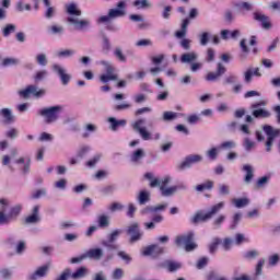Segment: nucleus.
<instances>
[{
	"label": "nucleus",
	"instance_id": "1",
	"mask_svg": "<svg viewBox=\"0 0 280 280\" xmlns=\"http://www.w3.org/2000/svg\"><path fill=\"white\" fill-rule=\"evenodd\" d=\"M224 209V201H221L219 203L213 205L208 212L205 213L203 210H198L191 218H190V224H194V226H198V224L202 222H209L213 218V215H217V213H220Z\"/></svg>",
	"mask_w": 280,
	"mask_h": 280
},
{
	"label": "nucleus",
	"instance_id": "2",
	"mask_svg": "<svg viewBox=\"0 0 280 280\" xmlns=\"http://www.w3.org/2000/svg\"><path fill=\"white\" fill-rule=\"evenodd\" d=\"M0 224H10V222L16 220L21 214V211H23V206L16 205L10 209L8 214H5V211H8V200L0 199Z\"/></svg>",
	"mask_w": 280,
	"mask_h": 280
},
{
	"label": "nucleus",
	"instance_id": "3",
	"mask_svg": "<svg viewBox=\"0 0 280 280\" xmlns=\"http://www.w3.org/2000/svg\"><path fill=\"white\" fill-rule=\"evenodd\" d=\"M194 237H196L194 231L177 235L175 237V245L177 248H183L184 246L186 253H191V250H196L198 248V244L194 242Z\"/></svg>",
	"mask_w": 280,
	"mask_h": 280
},
{
	"label": "nucleus",
	"instance_id": "4",
	"mask_svg": "<svg viewBox=\"0 0 280 280\" xmlns=\"http://www.w3.org/2000/svg\"><path fill=\"white\" fill-rule=\"evenodd\" d=\"M60 110H62V107L57 105V106L40 109L39 115L42 117H45L46 124H54V121L58 120Z\"/></svg>",
	"mask_w": 280,
	"mask_h": 280
},
{
	"label": "nucleus",
	"instance_id": "5",
	"mask_svg": "<svg viewBox=\"0 0 280 280\" xmlns=\"http://www.w3.org/2000/svg\"><path fill=\"white\" fill-rule=\"evenodd\" d=\"M262 130L267 135L266 150L270 152L272 150V143H275V138L279 137L280 130L272 128L270 125H265Z\"/></svg>",
	"mask_w": 280,
	"mask_h": 280
},
{
	"label": "nucleus",
	"instance_id": "6",
	"mask_svg": "<svg viewBox=\"0 0 280 280\" xmlns=\"http://www.w3.org/2000/svg\"><path fill=\"white\" fill-rule=\"evenodd\" d=\"M261 106H266V101L252 104V108L254 109L252 115L256 119H268V117H270V112L262 109Z\"/></svg>",
	"mask_w": 280,
	"mask_h": 280
},
{
	"label": "nucleus",
	"instance_id": "7",
	"mask_svg": "<svg viewBox=\"0 0 280 280\" xmlns=\"http://www.w3.org/2000/svg\"><path fill=\"white\" fill-rule=\"evenodd\" d=\"M19 95L23 97L24 100H27L30 95H33V97H43L45 95V90H38L36 85H28L25 90H22L19 92Z\"/></svg>",
	"mask_w": 280,
	"mask_h": 280
},
{
	"label": "nucleus",
	"instance_id": "8",
	"mask_svg": "<svg viewBox=\"0 0 280 280\" xmlns=\"http://www.w3.org/2000/svg\"><path fill=\"white\" fill-rule=\"evenodd\" d=\"M127 235H130V244H135V242H139L141 237H143V232L139 228V223L135 222L127 228Z\"/></svg>",
	"mask_w": 280,
	"mask_h": 280
},
{
	"label": "nucleus",
	"instance_id": "9",
	"mask_svg": "<svg viewBox=\"0 0 280 280\" xmlns=\"http://www.w3.org/2000/svg\"><path fill=\"white\" fill-rule=\"evenodd\" d=\"M226 73V67L222 65V62H219L217 65V71L215 72H208L206 75V81L207 82H218L222 75Z\"/></svg>",
	"mask_w": 280,
	"mask_h": 280
},
{
	"label": "nucleus",
	"instance_id": "10",
	"mask_svg": "<svg viewBox=\"0 0 280 280\" xmlns=\"http://www.w3.org/2000/svg\"><path fill=\"white\" fill-rule=\"evenodd\" d=\"M165 249L158 244H152L142 249L143 257H150L153 256L154 258L159 257L160 255H163Z\"/></svg>",
	"mask_w": 280,
	"mask_h": 280
},
{
	"label": "nucleus",
	"instance_id": "11",
	"mask_svg": "<svg viewBox=\"0 0 280 280\" xmlns=\"http://www.w3.org/2000/svg\"><path fill=\"white\" fill-rule=\"evenodd\" d=\"M202 161V156L198 154H190L185 158V160L178 165V170H187L191 167L195 163H200Z\"/></svg>",
	"mask_w": 280,
	"mask_h": 280
},
{
	"label": "nucleus",
	"instance_id": "12",
	"mask_svg": "<svg viewBox=\"0 0 280 280\" xmlns=\"http://www.w3.org/2000/svg\"><path fill=\"white\" fill-rule=\"evenodd\" d=\"M108 14L110 19H121V16H126V1H119L116 4V9H110Z\"/></svg>",
	"mask_w": 280,
	"mask_h": 280
},
{
	"label": "nucleus",
	"instance_id": "13",
	"mask_svg": "<svg viewBox=\"0 0 280 280\" xmlns=\"http://www.w3.org/2000/svg\"><path fill=\"white\" fill-rule=\"evenodd\" d=\"M143 124H145V120L143 119H138L132 128L133 130H136V132H139L140 137H142L143 141H150V139H152L150 132L145 129V127H141L143 126Z\"/></svg>",
	"mask_w": 280,
	"mask_h": 280
},
{
	"label": "nucleus",
	"instance_id": "14",
	"mask_svg": "<svg viewBox=\"0 0 280 280\" xmlns=\"http://www.w3.org/2000/svg\"><path fill=\"white\" fill-rule=\"evenodd\" d=\"M160 268H164L168 272H176L183 268V264L176 260L167 259L160 264Z\"/></svg>",
	"mask_w": 280,
	"mask_h": 280
},
{
	"label": "nucleus",
	"instance_id": "15",
	"mask_svg": "<svg viewBox=\"0 0 280 280\" xmlns=\"http://www.w3.org/2000/svg\"><path fill=\"white\" fill-rule=\"evenodd\" d=\"M52 69L54 71H56V73H58L61 80V84H63V86H67V84L71 82V75L67 74V71L62 67H60L59 65H54Z\"/></svg>",
	"mask_w": 280,
	"mask_h": 280
},
{
	"label": "nucleus",
	"instance_id": "16",
	"mask_svg": "<svg viewBox=\"0 0 280 280\" xmlns=\"http://www.w3.org/2000/svg\"><path fill=\"white\" fill-rule=\"evenodd\" d=\"M254 20L261 23V27L264 30H270V27H272V23H270V18H268V15H266V14L255 12Z\"/></svg>",
	"mask_w": 280,
	"mask_h": 280
},
{
	"label": "nucleus",
	"instance_id": "17",
	"mask_svg": "<svg viewBox=\"0 0 280 280\" xmlns=\"http://www.w3.org/2000/svg\"><path fill=\"white\" fill-rule=\"evenodd\" d=\"M47 272H49V265L38 267L35 272L28 276V280H38L43 277H47Z\"/></svg>",
	"mask_w": 280,
	"mask_h": 280
},
{
	"label": "nucleus",
	"instance_id": "18",
	"mask_svg": "<svg viewBox=\"0 0 280 280\" xmlns=\"http://www.w3.org/2000/svg\"><path fill=\"white\" fill-rule=\"evenodd\" d=\"M40 211V206H34L32 214L25 218V224H36V222H40V215H38Z\"/></svg>",
	"mask_w": 280,
	"mask_h": 280
},
{
	"label": "nucleus",
	"instance_id": "19",
	"mask_svg": "<svg viewBox=\"0 0 280 280\" xmlns=\"http://www.w3.org/2000/svg\"><path fill=\"white\" fill-rule=\"evenodd\" d=\"M85 257H89V259H95V261H100V259L104 257V252L102 248H91L86 252Z\"/></svg>",
	"mask_w": 280,
	"mask_h": 280
},
{
	"label": "nucleus",
	"instance_id": "20",
	"mask_svg": "<svg viewBox=\"0 0 280 280\" xmlns=\"http://www.w3.org/2000/svg\"><path fill=\"white\" fill-rule=\"evenodd\" d=\"M198 60V54L196 51L185 52L180 56V62L184 65H189Z\"/></svg>",
	"mask_w": 280,
	"mask_h": 280
},
{
	"label": "nucleus",
	"instance_id": "21",
	"mask_svg": "<svg viewBox=\"0 0 280 280\" xmlns=\"http://www.w3.org/2000/svg\"><path fill=\"white\" fill-rule=\"evenodd\" d=\"M108 121L110 122V130H113L114 132H117V130H119V128H124L126 127V119H120L117 120L115 117H109Z\"/></svg>",
	"mask_w": 280,
	"mask_h": 280
},
{
	"label": "nucleus",
	"instance_id": "22",
	"mask_svg": "<svg viewBox=\"0 0 280 280\" xmlns=\"http://www.w3.org/2000/svg\"><path fill=\"white\" fill-rule=\"evenodd\" d=\"M0 115H2V124H14V116L12 115V110H10L9 108H2L0 110Z\"/></svg>",
	"mask_w": 280,
	"mask_h": 280
},
{
	"label": "nucleus",
	"instance_id": "23",
	"mask_svg": "<svg viewBox=\"0 0 280 280\" xmlns=\"http://www.w3.org/2000/svg\"><path fill=\"white\" fill-rule=\"evenodd\" d=\"M167 209V203L160 205V206H148L144 209H142L141 213L142 215H148V213H156L158 211H165Z\"/></svg>",
	"mask_w": 280,
	"mask_h": 280
},
{
	"label": "nucleus",
	"instance_id": "24",
	"mask_svg": "<svg viewBox=\"0 0 280 280\" xmlns=\"http://www.w3.org/2000/svg\"><path fill=\"white\" fill-rule=\"evenodd\" d=\"M243 172H246V175L244 177V183H246V185H249V183L253 182V178H255L253 166H250V164L243 165Z\"/></svg>",
	"mask_w": 280,
	"mask_h": 280
},
{
	"label": "nucleus",
	"instance_id": "25",
	"mask_svg": "<svg viewBox=\"0 0 280 280\" xmlns=\"http://www.w3.org/2000/svg\"><path fill=\"white\" fill-rule=\"evenodd\" d=\"M86 275H89V268L86 267H79L73 273L70 271V277L73 280L84 279Z\"/></svg>",
	"mask_w": 280,
	"mask_h": 280
},
{
	"label": "nucleus",
	"instance_id": "26",
	"mask_svg": "<svg viewBox=\"0 0 280 280\" xmlns=\"http://www.w3.org/2000/svg\"><path fill=\"white\" fill-rule=\"evenodd\" d=\"M68 23H72L75 25V30H84V27H89V20H78L75 18H68Z\"/></svg>",
	"mask_w": 280,
	"mask_h": 280
},
{
	"label": "nucleus",
	"instance_id": "27",
	"mask_svg": "<svg viewBox=\"0 0 280 280\" xmlns=\"http://www.w3.org/2000/svg\"><path fill=\"white\" fill-rule=\"evenodd\" d=\"M187 27H189V19H184L182 22L180 30L175 32L176 38H185L187 36Z\"/></svg>",
	"mask_w": 280,
	"mask_h": 280
},
{
	"label": "nucleus",
	"instance_id": "28",
	"mask_svg": "<svg viewBox=\"0 0 280 280\" xmlns=\"http://www.w3.org/2000/svg\"><path fill=\"white\" fill-rule=\"evenodd\" d=\"M66 10L70 16H82V11L78 9L75 3H70L66 5Z\"/></svg>",
	"mask_w": 280,
	"mask_h": 280
},
{
	"label": "nucleus",
	"instance_id": "29",
	"mask_svg": "<svg viewBox=\"0 0 280 280\" xmlns=\"http://www.w3.org/2000/svg\"><path fill=\"white\" fill-rule=\"evenodd\" d=\"M213 180H207L206 183L199 184L195 187L196 191H211L213 189Z\"/></svg>",
	"mask_w": 280,
	"mask_h": 280
},
{
	"label": "nucleus",
	"instance_id": "30",
	"mask_svg": "<svg viewBox=\"0 0 280 280\" xmlns=\"http://www.w3.org/2000/svg\"><path fill=\"white\" fill-rule=\"evenodd\" d=\"M178 189H180L179 186H172V187H160L161 194L164 197H170V196H174L176 194V191H178Z\"/></svg>",
	"mask_w": 280,
	"mask_h": 280
},
{
	"label": "nucleus",
	"instance_id": "31",
	"mask_svg": "<svg viewBox=\"0 0 280 280\" xmlns=\"http://www.w3.org/2000/svg\"><path fill=\"white\" fill-rule=\"evenodd\" d=\"M143 156H145V151H143V149H138L131 154L130 161L132 163H139Z\"/></svg>",
	"mask_w": 280,
	"mask_h": 280
},
{
	"label": "nucleus",
	"instance_id": "32",
	"mask_svg": "<svg viewBox=\"0 0 280 280\" xmlns=\"http://www.w3.org/2000/svg\"><path fill=\"white\" fill-rule=\"evenodd\" d=\"M114 56L116 60H118V62H128V57L124 55V50L121 49V47H116L114 49Z\"/></svg>",
	"mask_w": 280,
	"mask_h": 280
},
{
	"label": "nucleus",
	"instance_id": "33",
	"mask_svg": "<svg viewBox=\"0 0 280 280\" xmlns=\"http://www.w3.org/2000/svg\"><path fill=\"white\" fill-rule=\"evenodd\" d=\"M144 178H147V180H151L150 183L151 188L161 187V180H159V178H154V174L145 173Z\"/></svg>",
	"mask_w": 280,
	"mask_h": 280
},
{
	"label": "nucleus",
	"instance_id": "34",
	"mask_svg": "<svg viewBox=\"0 0 280 280\" xmlns=\"http://www.w3.org/2000/svg\"><path fill=\"white\" fill-rule=\"evenodd\" d=\"M116 80H119V75L118 74H102L100 77V81L103 84H108V82L116 81Z\"/></svg>",
	"mask_w": 280,
	"mask_h": 280
},
{
	"label": "nucleus",
	"instance_id": "35",
	"mask_svg": "<svg viewBox=\"0 0 280 280\" xmlns=\"http://www.w3.org/2000/svg\"><path fill=\"white\" fill-rule=\"evenodd\" d=\"M97 222L100 229H106L110 224V221L108 220V217L106 214L100 215Z\"/></svg>",
	"mask_w": 280,
	"mask_h": 280
},
{
	"label": "nucleus",
	"instance_id": "36",
	"mask_svg": "<svg viewBox=\"0 0 280 280\" xmlns=\"http://www.w3.org/2000/svg\"><path fill=\"white\" fill-rule=\"evenodd\" d=\"M232 202L234 203L236 209H242L248 206V202L250 201L248 200V198H238V199H233Z\"/></svg>",
	"mask_w": 280,
	"mask_h": 280
},
{
	"label": "nucleus",
	"instance_id": "37",
	"mask_svg": "<svg viewBox=\"0 0 280 280\" xmlns=\"http://www.w3.org/2000/svg\"><path fill=\"white\" fill-rule=\"evenodd\" d=\"M16 32V25L14 24H7L5 27L2 30V35L4 38H8L10 34H14Z\"/></svg>",
	"mask_w": 280,
	"mask_h": 280
},
{
	"label": "nucleus",
	"instance_id": "38",
	"mask_svg": "<svg viewBox=\"0 0 280 280\" xmlns=\"http://www.w3.org/2000/svg\"><path fill=\"white\" fill-rule=\"evenodd\" d=\"M139 205H145V202H150V192L145 190H141L138 197Z\"/></svg>",
	"mask_w": 280,
	"mask_h": 280
},
{
	"label": "nucleus",
	"instance_id": "39",
	"mask_svg": "<svg viewBox=\"0 0 280 280\" xmlns=\"http://www.w3.org/2000/svg\"><path fill=\"white\" fill-rule=\"evenodd\" d=\"M132 5L138 10H145V8H150V2L148 0H135Z\"/></svg>",
	"mask_w": 280,
	"mask_h": 280
},
{
	"label": "nucleus",
	"instance_id": "40",
	"mask_svg": "<svg viewBox=\"0 0 280 280\" xmlns=\"http://www.w3.org/2000/svg\"><path fill=\"white\" fill-rule=\"evenodd\" d=\"M221 244L222 240H220L219 237L213 238L212 243L209 245V253L213 255Z\"/></svg>",
	"mask_w": 280,
	"mask_h": 280
},
{
	"label": "nucleus",
	"instance_id": "41",
	"mask_svg": "<svg viewBox=\"0 0 280 280\" xmlns=\"http://www.w3.org/2000/svg\"><path fill=\"white\" fill-rule=\"evenodd\" d=\"M19 62L16 58H4L1 62V67H14Z\"/></svg>",
	"mask_w": 280,
	"mask_h": 280
},
{
	"label": "nucleus",
	"instance_id": "42",
	"mask_svg": "<svg viewBox=\"0 0 280 280\" xmlns=\"http://www.w3.org/2000/svg\"><path fill=\"white\" fill-rule=\"evenodd\" d=\"M110 39L108 37L103 36V45H102V51L103 54H108L110 51Z\"/></svg>",
	"mask_w": 280,
	"mask_h": 280
},
{
	"label": "nucleus",
	"instance_id": "43",
	"mask_svg": "<svg viewBox=\"0 0 280 280\" xmlns=\"http://www.w3.org/2000/svg\"><path fill=\"white\" fill-rule=\"evenodd\" d=\"M45 78H47V70L37 71L36 74L34 75V82L36 83L43 82Z\"/></svg>",
	"mask_w": 280,
	"mask_h": 280
},
{
	"label": "nucleus",
	"instance_id": "44",
	"mask_svg": "<svg viewBox=\"0 0 280 280\" xmlns=\"http://www.w3.org/2000/svg\"><path fill=\"white\" fill-rule=\"evenodd\" d=\"M101 65L105 66V71L107 75H117V73H115V67L113 65H109L106 61H101Z\"/></svg>",
	"mask_w": 280,
	"mask_h": 280
},
{
	"label": "nucleus",
	"instance_id": "45",
	"mask_svg": "<svg viewBox=\"0 0 280 280\" xmlns=\"http://www.w3.org/2000/svg\"><path fill=\"white\" fill-rule=\"evenodd\" d=\"M236 7L238 8V10L242 12L245 10V12H250V10H253V4L248 3V2H240L236 4Z\"/></svg>",
	"mask_w": 280,
	"mask_h": 280
},
{
	"label": "nucleus",
	"instance_id": "46",
	"mask_svg": "<svg viewBox=\"0 0 280 280\" xmlns=\"http://www.w3.org/2000/svg\"><path fill=\"white\" fill-rule=\"evenodd\" d=\"M178 117V114L176 112H164L163 114V120L164 121H172Z\"/></svg>",
	"mask_w": 280,
	"mask_h": 280
},
{
	"label": "nucleus",
	"instance_id": "47",
	"mask_svg": "<svg viewBox=\"0 0 280 280\" xmlns=\"http://www.w3.org/2000/svg\"><path fill=\"white\" fill-rule=\"evenodd\" d=\"M244 259H256L259 257V252L257 249L248 250L243 255Z\"/></svg>",
	"mask_w": 280,
	"mask_h": 280
},
{
	"label": "nucleus",
	"instance_id": "48",
	"mask_svg": "<svg viewBox=\"0 0 280 280\" xmlns=\"http://www.w3.org/2000/svg\"><path fill=\"white\" fill-rule=\"evenodd\" d=\"M101 159H102V154L94 155L93 159H91L90 161L86 162V166L95 167V165H97V163H100Z\"/></svg>",
	"mask_w": 280,
	"mask_h": 280
},
{
	"label": "nucleus",
	"instance_id": "49",
	"mask_svg": "<svg viewBox=\"0 0 280 280\" xmlns=\"http://www.w3.org/2000/svg\"><path fill=\"white\" fill-rule=\"evenodd\" d=\"M266 264V260L264 258L259 259L257 265H256V271H255V276L259 277L261 276V272L264 270V265Z\"/></svg>",
	"mask_w": 280,
	"mask_h": 280
},
{
	"label": "nucleus",
	"instance_id": "50",
	"mask_svg": "<svg viewBox=\"0 0 280 280\" xmlns=\"http://www.w3.org/2000/svg\"><path fill=\"white\" fill-rule=\"evenodd\" d=\"M73 54H75V50L66 49L58 51L57 56L58 58H70V56H73Z\"/></svg>",
	"mask_w": 280,
	"mask_h": 280
},
{
	"label": "nucleus",
	"instance_id": "51",
	"mask_svg": "<svg viewBox=\"0 0 280 280\" xmlns=\"http://www.w3.org/2000/svg\"><path fill=\"white\" fill-rule=\"evenodd\" d=\"M209 264V258L207 257H201L197 261L196 268L197 270H202V268H206V266Z\"/></svg>",
	"mask_w": 280,
	"mask_h": 280
},
{
	"label": "nucleus",
	"instance_id": "52",
	"mask_svg": "<svg viewBox=\"0 0 280 280\" xmlns=\"http://www.w3.org/2000/svg\"><path fill=\"white\" fill-rule=\"evenodd\" d=\"M65 28L62 26L52 25L48 27V34H62Z\"/></svg>",
	"mask_w": 280,
	"mask_h": 280
},
{
	"label": "nucleus",
	"instance_id": "53",
	"mask_svg": "<svg viewBox=\"0 0 280 280\" xmlns=\"http://www.w3.org/2000/svg\"><path fill=\"white\" fill-rule=\"evenodd\" d=\"M213 60H215V50H213V48H208L206 62H213Z\"/></svg>",
	"mask_w": 280,
	"mask_h": 280
},
{
	"label": "nucleus",
	"instance_id": "54",
	"mask_svg": "<svg viewBox=\"0 0 280 280\" xmlns=\"http://www.w3.org/2000/svg\"><path fill=\"white\" fill-rule=\"evenodd\" d=\"M91 150V148L83 145L79 149L77 156L79 159H84V156H86V154H89V151Z\"/></svg>",
	"mask_w": 280,
	"mask_h": 280
},
{
	"label": "nucleus",
	"instance_id": "55",
	"mask_svg": "<svg viewBox=\"0 0 280 280\" xmlns=\"http://www.w3.org/2000/svg\"><path fill=\"white\" fill-rule=\"evenodd\" d=\"M102 244L105 248H108V250H117V248H119V245L113 244L110 241H103Z\"/></svg>",
	"mask_w": 280,
	"mask_h": 280
},
{
	"label": "nucleus",
	"instance_id": "56",
	"mask_svg": "<svg viewBox=\"0 0 280 280\" xmlns=\"http://www.w3.org/2000/svg\"><path fill=\"white\" fill-rule=\"evenodd\" d=\"M221 150H233L235 148L234 141H225L220 144Z\"/></svg>",
	"mask_w": 280,
	"mask_h": 280
},
{
	"label": "nucleus",
	"instance_id": "57",
	"mask_svg": "<svg viewBox=\"0 0 280 280\" xmlns=\"http://www.w3.org/2000/svg\"><path fill=\"white\" fill-rule=\"evenodd\" d=\"M69 277H71V269L67 268L56 278V280H69Z\"/></svg>",
	"mask_w": 280,
	"mask_h": 280
},
{
	"label": "nucleus",
	"instance_id": "58",
	"mask_svg": "<svg viewBox=\"0 0 280 280\" xmlns=\"http://www.w3.org/2000/svg\"><path fill=\"white\" fill-rule=\"evenodd\" d=\"M113 279L115 280H119L124 277V269L121 268H116L114 271H113V275H112Z\"/></svg>",
	"mask_w": 280,
	"mask_h": 280
},
{
	"label": "nucleus",
	"instance_id": "59",
	"mask_svg": "<svg viewBox=\"0 0 280 280\" xmlns=\"http://www.w3.org/2000/svg\"><path fill=\"white\" fill-rule=\"evenodd\" d=\"M37 62L42 66V67H46L47 65V56H45V54H39L36 57Z\"/></svg>",
	"mask_w": 280,
	"mask_h": 280
},
{
	"label": "nucleus",
	"instance_id": "60",
	"mask_svg": "<svg viewBox=\"0 0 280 280\" xmlns=\"http://www.w3.org/2000/svg\"><path fill=\"white\" fill-rule=\"evenodd\" d=\"M207 156H209V159L211 161H215V159H218V149L217 148H212L207 152Z\"/></svg>",
	"mask_w": 280,
	"mask_h": 280
},
{
	"label": "nucleus",
	"instance_id": "61",
	"mask_svg": "<svg viewBox=\"0 0 280 280\" xmlns=\"http://www.w3.org/2000/svg\"><path fill=\"white\" fill-rule=\"evenodd\" d=\"M268 180H270V177L268 176H262L260 178H258L257 183H256V187L259 189L260 187H264L266 185V183H268Z\"/></svg>",
	"mask_w": 280,
	"mask_h": 280
},
{
	"label": "nucleus",
	"instance_id": "62",
	"mask_svg": "<svg viewBox=\"0 0 280 280\" xmlns=\"http://www.w3.org/2000/svg\"><path fill=\"white\" fill-rule=\"evenodd\" d=\"M119 235H121V230H115L113 231L109 236L108 240L109 242H115L117 240V237H119Z\"/></svg>",
	"mask_w": 280,
	"mask_h": 280
},
{
	"label": "nucleus",
	"instance_id": "63",
	"mask_svg": "<svg viewBox=\"0 0 280 280\" xmlns=\"http://www.w3.org/2000/svg\"><path fill=\"white\" fill-rule=\"evenodd\" d=\"M279 254H273L269 256V266H277V264H279Z\"/></svg>",
	"mask_w": 280,
	"mask_h": 280
},
{
	"label": "nucleus",
	"instance_id": "64",
	"mask_svg": "<svg viewBox=\"0 0 280 280\" xmlns=\"http://www.w3.org/2000/svg\"><path fill=\"white\" fill-rule=\"evenodd\" d=\"M209 38H210V35L208 32H203L201 35H200V45L205 46L209 43Z\"/></svg>",
	"mask_w": 280,
	"mask_h": 280
}]
</instances>
